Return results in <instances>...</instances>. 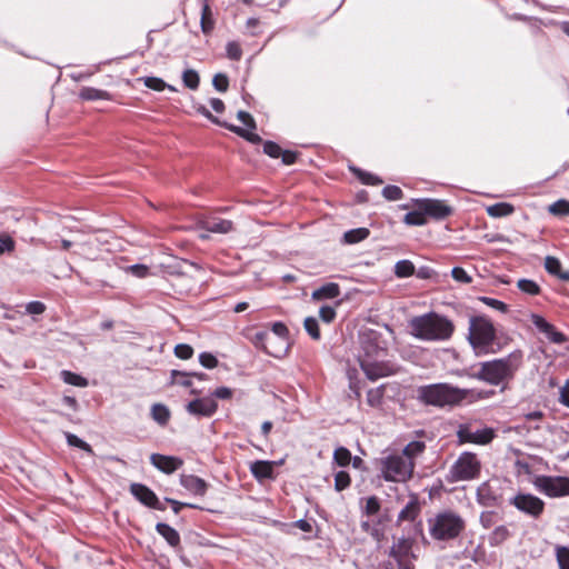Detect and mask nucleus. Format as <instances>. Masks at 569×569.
<instances>
[{
  "label": "nucleus",
  "instance_id": "1",
  "mask_svg": "<svg viewBox=\"0 0 569 569\" xmlns=\"http://www.w3.org/2000/svg\"><path fill=\"white\" fill-rule=\"evenodd\" d=\"M493 395V390L461 389L445 382L425 385L417 389L418 401L438 408L459 406L466 400L472 402L488 399Z\"/></svg>",
  "mask_w": 569,
  "mask_h": 569
},
{
  "label": "nucleus",
  "instance_id": "2",
  "mask_svg": "<svg viewBox=\"0 0 569 569\" xmlns=\"http://www.w3.org/2000/svg\"><path fill=\"white\" fill-rule=\"evenodd\" d=\"M409 333L421 341L445 342L455 332L453 322L438 312H427L411 318L408 322Z\"/></svg>",
  "mask_w": 569,
  "mask_h": 569
},
{
  "label": "nucleus",
  "instance_id": "3",
  "mask_svg": "<svg viewBox=\"0 0 569 569\" xmlns=\"http://www.w3.org/2000/svg\"><path fill=\"white\" fill-rule=\"evenodd\" d=\"M521 363L522 352L516 350L503 358L480 362L479 370L472 373L471 377L491 386H499L502 382L511 380Z\"/></svg>",
  "mask_w": 569,
  "mask_h": 569
},
{
  "label": "nucleus",
  "instance_id": "4",
  "mask_svg": "<svg viewBox=\"0 0 569 569\" xmlns=\"http://www.w3.org/2000/svg\"><path fill=\"white\" fill-rule=\"evenodd\" d=\"M362 349L365 353L360 357L359 362L369 380L375 381L397 372V367L393 363L380 359L386 356L383 347L368 340L363 342Z\"/></svg>",
  "mask_w": 569,
  "mask_h": 569
},
{
  "label": "nucleus",
  "instance_id": "5",
  "mask_svg": "<svg viewBox=\"0 0 569 569\" xmlns=\"http://www.w3.org/2000/svg\"><path fill=\"white\" fill-rule=\"evenodd\" d=\"M429 535L438 541H448L458 538L466 529L463 518L452 511L443 510L428 519Z\"/></svg>",
  "mask_w": 569,
  "mask_h": 569
},
{
  "label": "nucleus",
  "instance_id": "6",
  "mask_svg": "<svg viewBox=\"0 0 569 569\" xmlns=\"http://www.w3.org/2000/svg\"><path fill=\"white\" fill-rule=\"evenodd\" d=\"M467 339L476 355L488 353L489 348L496 340V329L492 321L486 316L471 317Z\"/></svg>",
  "mask_w": 569,
  "mask_h": 569
},
{
  "label": "nucleus",
  "instance_id": "7",
  "mask_svg": "<svg viewBox=\"0 0 569 569\" xmlns=\"http://www.w3.org/2000/svg\"><path fill=\"white\" fill-rule=\"evenodd\" d=\"M380 476L388 482H406L412 477L415 463L399 453L381 457L378 461Z\"/></svg>",
  "mask_w": 569,
  "mask_h": 569
},
{
  "label": "nucleus",
  "instance_id": "8",
  "mask_svg": "<svg viewBox=\"0 0 569 569\" xmlns=\"http://www.w3.org/2000/svg\"><path fill=\"white\" fill-rule=\"evenodd\" d=\"M481 462L473 452L465 451L450 467L446 480L449 483L469 481L479 477Z\"/></svg>",
  "mask_w": 569,
  "mask_h": 569
},
{
  "label": "nucleus",
  "instance_id": "9",
  "mask_svg": "<svg viewBox=\"0 0 569 569\" xmlns=\"http://www.w3.org/2000/svg\"><path fill=\"white\" fill-rule=\"evenodd\" d=\"M459 445L473 443L485 446L495 438V430L489 427L476 428L473 422L460 423L456 431Z\"/></svg>",
  "mask_w": 569,
  "mask_h": 569
},
{
  "label": "nucleus",
  "instance_id": "10",
  "mask_svg": "<svg viewBox=\"0 0 569 569\" xmlns=\"http://www.w3.org/2000/svg\"><path fill=\"white\" fill-rule=\"evenodd\" d=\"M271 333L266 331H259L256 333L254 339L258 346H261L263 350L273 357L281 356V349L269 350L268 345L272 342H279L282 347L287 343L288 328L282 322H274L271 328Z\"/></svg>",
  "mask_w": 569,
  "mask_h": 569
},
{
  "label": "nucleus",
  "instance_id": "11",
  "mask_svg": "<svg viewBox=\"0 0 569 569\" xmlns=\"http://www.w3.org/2000/svg\"><path fill=\"white\" fill-rule=\"evenodd\" d=\"M536 488L548 497H563L569 495V478L540 476L535 481Z\"/></svg>",
  "mask_w": 569,
  "mask_h": 569
},
{
  "label": "nucleus",
  "instance_id": "12",
  "mask_svg": "<svg viewBox=\"0 0 569 569\" xmlns=\"http://www.w3.org/2000/svg\"><path fill=\"white\" fill-rule=\"evenodd\" d=\"M412 546L413 540L407 537H401L393 542L389 556L397 561L399 569H415L411 562Z\"/></svg>",
  "mask_w": 569,
  "mask_h": 569
},
{
  "label": "nucleus",
  "instance_id": "13",
  "mask_svg": "<svg viewBox=\"0 0 569 569\" xmlns=\"http://www.w3.org/2000/svg\"><path fill=\"white\" fill-rule=\"evenodd\" d=\"M510 503L519 511L532 518H538L545 508V502L540 498L530 493H518L510 500Z\"/></svg>",
  "mask_w": 569,
  "mask_h": 569
},
{
  "label": "nucleus",
  "instance_id": "14",
  "mask_svg": "<svg viewBox=\"0 0 569 569\" xmlns=\"http://www.w3.org/2000/svg\"><path fill=\"white\" fill-rule=\"evenodd\" d=\"M477 502L483 507H498L501 503L502 495L497 480L482 482L476 491Z\"/></svg>",
  "mask_w": 569,
  "mask_h": 569
},
{
  "label": "nucleus",
  "instance_id": "15",
  "mask_svg": "<svg viewBox=\"0 0 569 569\" xmlns=\"http://www.w3.org/2000/svg\"><path fill=\"white\" fill-rule=\"evenodd\" d=\"M416 206L418 209L422 210L426 216L437 220L445 219L452 213L451 207L439 199H419L416 201Z\"/></svg>",
  "mask_w": 569,
  "mask_h": 569
},
{
  "label": "nucleus",
  "instance_id": "16",
  "mask_svg": "<svg viewBox=\"0 0 569 569\" xmlns=\"http://www.w3.org/2000/svg\"><path fill=\"white\" fill-rule=\"evenodd\" d=\"M130 492L138 501L149 508L161 511L166 509L164 503L159 501L157 495L146 485L131 483Z\"/></svg>",
  "mask_w": 569,
  "mask_h": 569
},
{
  "label": "nucleus",
  "instance_id": "17",
  "mask_svg": "<svg viewBox=\"0 0 569 569\" xmlns=\"http://www.w3.org/2000/svg\"><path fill=\"white\" fill-rule=\"evenodd\" d=\"M187 411L197 417H211L218 409V403L212 397L198 398L190 401Z\"/></svg>",
  "mask_w": 569,
  "mask_h": 569
},
{
  "label": "nucleus",
  "instance_id": "18",
  "mask_svg": "<svg viewBox=\"0 0 569 569\" xmlns=\"http://www.w3.org/2000/svg\"><path fill=\"white\" fill-rule=\"evenodd\" d=\"M531 322L541 333H543L553 343L560 345L568 340L566 335L558 331L555 328V326L548 322L542 316L532 313Z\"/></svg>",
  "mask_w": 569,
  "mask_h": 569
},
{
  "label": "nucleus",
  "instance_id": "19",
  "mask_svg": "<svg viewBox=\"0 0 569 569\" xmlns=\"http://www.w3.org/2000/svg\"><path fill=\"white\" fill-rule=\"evenodd\" d=\"M151 465L159 471L171 475L177 471L182 465V459L174 456H164L161 453H152L150 456Z\"/></svg>",
  "mask_w": 569,
  "mask_h": 569
},
{
  "label": "nucleus",
  "instance_id": "20",
  "mask_svg": "<svg viewBox=\"0 0 569 569\" xmlns=\"http://www.w3.org/2000/svg\"><path fill=\"white\" fill-rule=\"evenodd\" d=\"M200 227L212 233L226 234L233 230L231 220L221 219L217 217H206L200 221Z\"/></svg>",
  "mask_w": 569,
  "mask_h": 569
},
{
  "label": "nucleus",
  "instance_id": "21",
  "mask_svg": "<svg viewBox=\"0 0 569 569\" xmlns=\"http://www.w3.org/2000/svg\"><path fill=\"white\" fill-rule=\"evenodd\" d=\"M180 485L196 496H204L208 489L207 482L194 475H181Z\"/></svg>",
  "mask_w": 569,
  "mask_h": 569
},
{
  "label": "nucleus",
  "instance_id": "22",
  "mask_svg": "<svg viewBox=\"0 0 569 569\" xmlns=\"http://www.w3.org/2000/svg\"><path fill=\"white\" fill-rule=\"evenodd\" d=\"M277 462L267 460H257L250 465V471L252 476L259 480L272 479L273 467Z\"/></svg>",
  "mask_w": 569,
  "mask_h": 569
},
{
  "label": "nucleus",
  "instance_id": "23",
  "mask_svg": "<svg viewBox=\"0 0 569 569\" xmlns=\"http://www.w3.org/2000/svg\"><path fill=\"white\" fill-rule=\"evenodd\" d=\"M156 531L168 542V545L172 548L178 549L180 546V535L179 532L164 522H158L156 525Z\"/></svg>",
  "mask_w": 569,
  "mask_h": 569
},
{
  "label": "nucleus",
  "instance_id": "24",
  "mask_svg": "<svg viewBox=\"0 0 569 569\" xmlns=\"http://www.w3.org/2000/svg\"><path fill=\"white\" fill-rule=\"evenodd\" d=\"M420 513V503L416 497H412L407 505L400 510L397 521L403 522L409 521L412 522L416 520L418 515Z\"/></svg>",
  "mask_w": 569,
  "mask_h": 569
},
{
  "label": "nucleus",
  "instance_id": "25",
  "mask_svg": "<svg viewBox=\"0 0 569 569\" xmlns=\"http://www.w3.org/2000/svg\"><path fill=\"white\" fill-rule=\"evenodd\" d=\"M340 295V287L338 283L328 282L320 288L316 289L311 297L313 300L320 301L326 299H335Z\"/></svg>",
  "mask_w": 569,
  "mask_h": 569
},
{
  "label": "nucleus",
  "instance_id": "26",
  "mask_svg": "<svg viewBox=\"0 0 569 569\" xmlns=\"http://www.w3.org/2000/svg\"><path fill=\"white\" fill-rule=\"evenodd\" d=\"M545 269L548 273L556 276L561 280L569 281V271H562L561 262L558 258L547 256L545 259Z\"/></svg>",
  "mask_w": 569,
  "mask_h": 569
},
{
  "label": "nucleus",
  "instance_id": "27",
  "mask_svg": "<svg viewBox=\"0 0 569 569\" xmlns=\"http://www.w3.org/2000/svg\"><path fill=\"white\" fill-rule=\"evenodd\" d=\"M389 387L388 383L380 385L376 388L369 389L367 392V403L371 408H381L383 405V397L386 389Z\"/></svg>",
  "mask_w": 569,
  "mask_h": 569
},
{
  "label": "nucleus",
  "instance_id": "28",
  "mask_svg": "<svg viewBox=\"0 0 569 569\" xmlns=\"http://www.w3.org/2000/svg\"><path fill=\"white\" fill-rule=\"evenodd\" d=\"M486 212L491 218H503L515 212V207L508 202H498L486 208Z\"/></svg>",
  "mask_w": 569,
  "mask_h": 569
},
{
  "label": "nucleus",
  "instance_id": "29",
  "mask_svg": "<svg viewBox=\"0 0 569 569\" xmlns=\"http://www.w3.org/2000/svg\"><path fill=\"white\" fill-rule=\"evenodd\" d=\"M151 418L160 426H166L171 417L169 408L162 403H154L150 411Z\"/></svg>",
  "mask_w": 569,
  "mask_h": 569
},
{
  "label": "nucleus",
  "instance_id": "30",
  "mask_svg": "<svg viewBox=\"0 0 569 569\" xmlns=\"http://www.w3.org/2000/svg\"><path fill=\"white\" fill-rule=\"evenodd\" d=\"M79 97L82 100L94 101V100H109L110 93L106 90L92 88V87H83L79 92Z\"/></svg>",
  "mask_w": 569,
  "mask_h": 569
},
{
  "label": "nucleus",
  "instance_id": "31",
  "mask_svg": "<svg viewBox=\"0 0 569 569\" xmlns=\"http://www.w3.org/2000/svg\"><path fill=\"white\" fill-rule=\"evenodd\" d=\"M511 536L507 526L501 525L496 527L488 537L489 545L492 547L500 546Z\"/></svg>",
  "mask_w": 569,
  "mask_h": 569
},
{
  "label": "nucleus",
  "instance_id": "32",
  "mask_svg": "<svg viewBox=\"0 0 569 569\" xmlns=\"http://www.w3.org/2000/svg\"><path fill=\"white\" fill-rule=\"evenodd\" d=\"M200 26H201V31L204 34H210L214 28L213 14H212V11L208 3H204L202 6Z\"/></svg>",
  "mask_w": 569,
  "mask_h": 569
},
{
  "label": "nucleus",
  "instance_id": "33",
  "mask_svg": "<svg viewBox=\"0 0 569 569\" xmlns=\"http://www.w3.org/2000/svg\"><path fill=\"white\" fill-rule=\"evenodd\" d=\"M369 230L367 228H356L348 230L343 233V241L349 244L358 243L369 236Z\"/></svg>",
  "mask_w": 569,
  "mask_h": 569
},
{
  "label": "nucleus",
  "instance_id": "34",
  "mask_svg": "<svg viewBox=\"0 0 569 569\" xmlns=\"http://www.w3.org/2000/svg\"><path fill=\"white\" fill-rule=\"evenodd\" d=\"M415 271V264L408 259L399 260L395 264V274L398 278L411 277Z\"/></svg>",
  "mask_w": 569,
  "mask_h": 569
},
{
  "label": "nucleus",
  "instance_id": "35",
  "mask_svg": "<svg viewBox=\"0 0 569 569\" xmlns=\"http://www.w3.org/2000/svg\"><path fill=\"white\" fill-rule=\"evenodd\" d=\"M226 128H228L230 131L237 133L241 138L248 140L251 143H260L261 138L257 133L252 132L251 129H244L242 127H238L234 124H224Z\"/></svg>",
  "mask_w": 569,
  "mask_h": 569
},
{
  "label": "nucleus",
  "instance_id": "36",
  "mask_svg": "<svg viewBox=\"0 0 569 569\" xmlns=\"http://www.w3.org/2000/svg\"><path fill=\"white\" fill-rule=\"evenodd\" d=\"M141 80L143 81V84L147 88L152 89L154 91H162L166 88L170 91H176L174 87L166 83L161 78L158 77H144Z\"/></svg>",
  "mask_w": 569,
  "mask_h": 569
},
{
  "label": "nucleus",
  "instance_id": "37",
  "mask_svg": "<svg viewBox=\"0 0 569 569\" xmlns=\"http://www.w3.org/2000/svg\"><path fill=\"white\" fill-rule=\"evenodd\" d=\"M61 378H62L63 382L71 385V386L82 387V388L88 386V380L84 377H82L78 373L71 372L69 370H62Z\"/></svg>",
  "mask_w": 569,
  "mask_h": 569
},
{
  "label": "nucleus",
  "instance_id": "38",
  "mask_svg": "<svg viewBox=\"0 0 569 569\" xmlns=\"http://www.w3.org/2000/svg\"><path fill=\"white\" fill-rule=\"evenodd\" d=\"M64 437H66L67 443L70 447H77V448L86 451L89 455H93L92 447L84 440L80 439L78 436H76L71 432H64Z\"/></svg>",
  "mask_w": 569,
  "mask_h": 569
},
{
  "label": "nucleus",
  "instance_id": "39",
  "mask_svg": "<svg viewBox=\"0 0 569 569\" xmlns=\"http://www.w3.org/2000/svg\"><path fill=\"white\" fill-rule=\"evenodd\" d=\"M403 221L408 226H423L427 223V218L426 213L422 210L417 209L408 212L405 216Z\"/></svg>",
  "mask_w": 569,
  "mask_h": 569
},
{
  "label": "nucleus",
  "instance_id": "40",
  "mask_svg": "<svg viewBox=\"0 0 569 569\" xmlns=\"http://www.w3.org/2000/svg\"><path fill=\"white\" fill-rule=\"evenodd\" d=\"M517 287L520 291L530 296H537L540 293L539 284L530 279H519Z\"/></svg>",
  "mask_w": 569,
  "mask_h": 569
},
{
  "label": "nucleus",
  "instance_id": "41",
  "mask_svg": "<svg viewBox=\"0 0 569 569\" xmlns=\"http://www.w3.org/2000/svg\"><path fill=\"white\" fill-rule=\"evenodd\" d=\"M182 81L187 88L196 90L199 87L200 78L196 70L186 69L182 73Z\"/></svg>",
  "mask_w": 569,
  "mask_h": 569
},
{
  "label": "nucleus",
  "instance_id": "42",
  "mask_svg": "<svg viewBox=\"0 0 569 569\" xmlns=\"http://www.w3.org/2000/svg\"><path fill=\"white\" fill-rule=\"evenodd\" d=\"M548 211L553 216L565 217L569 214V201L566 199H559L551 203Z\"/></svg>",
  "mask_w": 569,
  "mask_h": 569
},
{
  "label": "nucleus",
  "instance_id": "43",
  "mask_svg": "<svg viewBox=\"0 0 569 569\" xmlns=\"http://www.w3.org/2000/svg\"><path fill=\"white\" fill-rule=\"evenodd\" d=\"M333 461L340 467H346L351 461V452L345 447H338L333 452Z\"/></svg>",
  "mask_w": 569,
  "mask_h": 569
},
{
  "label": "nucleus",
  "instance_id": "44",
  "mask_svg": "<svg viewBox=\"0 0 569 569\" xmlns=\"http://www.w3.org/2000/svg\"><path fill=\"white\" fill-rule=\"evenodd\" d=\"M425 443L421 441H411L403 448L402 453L400 455L406 456L413 461V457L420 455L425 450Z\"/></svg>",
  "mask_w": 569,
  "mask_h": 569
},
{
  "label": "nucleus",
  "instance_id": "45",
  "mask_svg": "<svg viewBox=\"0 0 569 569\" xmlns=\"http://www.w3.org/2000/svg\"><path fill=\"white\" fill-rule=\"evenodd\" d=\"M191 377H192L191 372L187 373V372H181L178 370H172L171 371V383L180 385L186 388L191 387V385H192Z\"/></svg>",
  "mask_w": 569,
  "mask_h": 569
},
{
  "label": "nucleus",
  "instance_id": "46",
  "mask_svg": "<svg viewBox=\"0 0 569 569\" xmlns=\"http://www.w3.org/2000/svg\"><path fill=\"white\" fill-rule=\"evenodd\" d=\"M352 170L358 176L360 181L365 184L378 186L383 182L381 178H379L378 176L372 174L370 172H366L360 169H352Z\"/></svg>",
  "mask_w": 569,
  "mask_h": 569
},
{
  "label": "nucleus",
  "instance_id": "47",
  "mask_svg": "<svg viewBox=\"0 0 569 569\" xmlns=\"http://www.w3.org/2000/svg\"><path fill=\"white\" fill-rule=\"evenodd\" d=\"M303 326H305L306 331L312 339H315V340L320 339L321 336H320L319 325H318V320L316 318L307 317L305 319Z\"/></svg>",
  "mask_w": 569,
  "mask_h": 569
},
{
  "label": "nucleus",
  "instance_id": "48",
  "mask_svg": "<svg viewBox=\"0 0 569 569\" xmlns=\"http://www.w3.org/2000/svg\"><path fill=\"white\" fill-rule=\"evenodd\" d=\"M556 557L560 569H569V547L557 546Z\"/></svg>",
  "mask_w": 569,
  "mask_h": 569
},
{
  "label": "nucleus",
  "instance_id": "49",
  "mask_svg": "<svg viewBox=\"0 0 569 569\" xmlns=\"http://www.w3.org/2000/svg\"><path fill=\"white\" fill-rule=\"evenodd\" d=\"M380 510V501L376 496L367 498L366 505L362 508V513L366 516H375Z\"/></svg>",
  "mask_w": 569,
  "mask_h": 569
},
{
  "label": "nucleus",
  "instance_id": "50",
  "mask_svg": "<svg viewBox=\"0 0 569 569\" xmlns=\"http://www.w3.org/2000/svg\"><path fill=\"white\" fill-rule=\"evenodd\" d=\"M382 196L389 201L402 199L403 192L398 186L389 184L382 189Z\"/></svg>",
  "mask_w": 569,
  "mask_h": 569
},
{
  "label": "nucleus",
  "instance_id": "51",
  "mask_svg": "<svg viewBox=\"0 0 569 569\" xmlns=\"http://www.w3.org/2000/svg\"><path fill=\"white\" fill-rule=\"evenodd\" d=\"M350 476L347 471H339L335 475V488L342 491L350 486Z\"/></svg>",
  "mask_w": 569,
  "mask_h": 569
},
{
  "label": "nucleus",
  "instance_id": "52",
  "mask_svg": "<svg viewBox=\"0 0 569 569\" xmlns=\"http://www.w3.org/2000/svg\"><path fill=\"white\" fill-rule=\"evenodd\" d=\"M479 300L483 302L486 306L493 308L502 313L508 311V306L498 299L490 298V297H480Z\"/></svg>",
  "mask_w": 569,
  "mask_h": 569
},
{
  "label": "nucleus",
  "instance_id": "53",
  "mask_svg": "<svg viewBox=\"0 0 569 569\" xmlns=\"http://www.w3.org/2000/svg\"><path fill=\"white\" fill-rule=\"evenodd\" d=\"M16 248L14 240L7 233L0 234V254L12 252Z\"/></svg>",
  "mask_w": 569,
  "mask_h": 569
},
{
  "label": "nucleus",
  "instance_id": "54",
  "mask_svg": "<svg viewBox=\"0 0 569 569\" xmlns=\"http://www.w3.org/2000/svg\"><path fill=\"white\" fill-rule=\"evenodd\" d=\"M212 86L219 92H226L229 87L228 77L224 73H217L212 79Z\"/></svg>",
  "mask_w": 569,
  "mask_h": 569
},
{
  "label": "nucleus",
  "instance_id": "55",
  "mask_svg": "<svg viewBox=\"0 0 569 569\" xmlns=\"http://www.w3.org/2000/svg\"><path fill=\"white\" fill-rule=\"evenodd\" d=\"M226 51H227L228 58H230L231 60L238 61L241 59L242 50L238 42H236V41L228 42L227 47H226Z\"/></svg>",
  "mask_w": 569,
  "mask_h": 569
},
{
  "label": "nucleus",
  "instance_id": "56",
  "mask_svg": "<svg viewBox=\"0 0 569 569\" xmlns=\"http://www.w3.org/2000/svg\"><path fill=\"white\" fill-rule=\"evenodd\" d=\"M174 355L180 359L187 360L192 357L193 349L187 343H179L174 347Z\"/></svg>",
  "mask_w": 569,
  "mask_h": 569
},
{
  "label": "nucleus",
  "instance_id": "57",
  "mask_svg": "<svg viewBox=\"0 0 569 569\" xmlns=\"http://www.w3.org/2000/svg\"><path fill=\"white\" fill-rule=\"evenodd\" d=\"M127 271L137 278H146L150 273L149 267L140 263L129 266Z\"/></svg>",
  "mask_w": 569,
  "mask_h": 569
},
{
  "label": "nucleus",
  "instance_id": "58",
  "mask_svg": "<svg viewBox=\"0 0 569 569\" xmlns=\"http://www.w3.org/2000/svg\"><path fill=\"white\" fill-rule=\"evenodd\" d=\"M263 152L271 158H279L282 153V149L279 144L273 141H266L263 143Z\"/></svg>",
  "mask_w": 569,
  "mask_h": 569
},
{
  "label": "nucleus",
  "instance_id": "59",
  "mask_svg": "<svg viewBox=\"0 0 569 569\" xmlns=\"http://www.w3.org/2000/svg\"><path fill=\"white\" fill-rule=\"evenodd\" d=\"M336 309L331 306H322L319 310V317L326 323L332 322L336 318Z\"/></svg>",
  "mask_w": 569,
  "mask_h": 569
},
{
  "label": "nucleus",
  "instance_id": "60",
  "mask_svg": "<svg viewBox=\"0 0 569 569\" xmlns=\"http://www.w3.org/2000/svg\"><path fill=\"white\" fill-rule=\"evenodd\" d=\"M451 276L456 281L461 283H470L472 281V278L461 267L452 268Z\"/></svg>",
  "mask_w": 569,
  "mask_h": 569
},
{
  "label": "nucleus",
  "instance_id": "61",
  "mask_svg": "<svg viewBox=\"0 0 569 569\" xmlns=\"http://www.w3.org/2000/svg\"><path fill=\"white\" fill-rule=\"evenodd\" d=\"M199 362L201 363V366H203L204 368H208V369H212V368L217 367V365H218L217 358L212 353H209V352L200 353Z\"/></svg>",
  "mask_w": 569,
  "mask_h": 569
},
{
  "label": "nucleus",
  "instance_id": "62",
  "mask_svg": "<svg viewBox=\"0 0 569 569\" xmlns=\"http://www.w3.org/2000/svg\"><path fill=\"white\" fill-rule=\"evenodd\" d=\"M237 118L239 121H241L248 129L254 130L256 129V121L252 118V116L243 110L238 111Z\"/></svg>",
  "mask_w": 569,
  "mask_h": 569
},
{
  "label": "nucleus",
  "instance_id": "63",
  "mask_svg": "<svg viewBox=\"0 0 569 569\" xmlns=\"http://www.w3.org/2000/svg\"><path fill=\"white\" fill-rule=\"evenodd\" d=\"M46 311V306L41 301H30L26 305V312L29 315H41Z\"/></svg>",
  "mask_w": 569,
  "mask_h": 569
},
{
  "label": "nucleus",
  "instance_id": "64",
  "mask_svg": "<svg viewBox=\"0 0 569 569\" xmlns=\"http://www.w3.org/2000/svg\"><path fill=\"white\" fill-rule=\"evenodd\" d=\"M559 401L569 408V379L566 381L565 386L560 388Z\"/></svg>",
  "mask_w": 569,
  "mask_h": 569
}]
</instances>
